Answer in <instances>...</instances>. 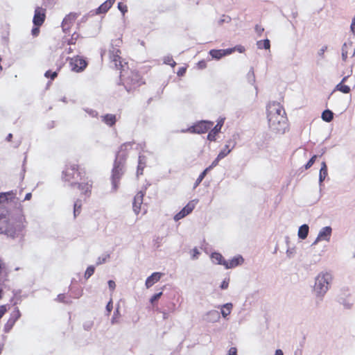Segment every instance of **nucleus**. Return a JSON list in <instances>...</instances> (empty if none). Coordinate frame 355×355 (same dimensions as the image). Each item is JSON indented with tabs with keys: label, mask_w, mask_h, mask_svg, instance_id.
<instances>
[{
	"label": "nucleus",
	"mask_w": 355,
	"mask_h": 355,
	"mask_svg": "<svg viewBox=\"0 0 355 355\" xmlns=\"http://www.w3.org/2000/svg\"><path fill=\"white\" fill-rule=\"evenodd\" d=\"M308 233L309 226L307 225H303L299 229L298 236L302 239H304L306 238Z\"/></svg>",
	"instance_id": "obj_17"
},
{
	"label": "nucleus",
	"mask_w": 355,
	"mask_h": 355,
	"mask_svg": "<svg viewBox=\"0 0 355 355\" xmlns=\"http://www.w3.org/2000/svg\"><path fill=\"white\" fill-rule=\"evenodd\" d=\"M103 121L109 125H112L116 121V117L112 114H107L103 117Z\"/></svg>",
	"instance_id": "obj_23"
},
{
	"label": "nucleus",
	"mask_w": 355,
	"mask_h": 355,
	"mask_svg": "<svg viewBox=\"0 0 355 355\" xmlns=\"http://www.w3.org/2000/svg\"><path fill=\"white\" fill-rule=\"evenodd\" d=\"M121 174L122 167L116 164L112 171V184L114 190L117 188L116 182L120 179Z\"/></svg>",
	"instance_id": "obj_10"
},
{
	"label": "nucleus",
	"mask_w": 355,
	"mask_h": 355,
	"mask_svg": "<svg viewBox=\"0 0 355 355\" xmlns=\"http://www.w3.org/2000/svg\"><path fill=\"white\" fill-rule=\"evenodd\" d=\"M120 53V51L114 48H113V50L110 51V58L114 63L115 67L117 69H119V66H121V57L119 56Z\"/></svg>",
	"instance_id": "obj_12"
},
{
	"label": "nucleus",
	"mask_w": 355,
	"mask_h": 355,
	"mask_svg": "<svg viewBox=\"0 0 355 355\" xmlns=\"http://www.w3.org/2000/svg\"><path fill=\"white\" fill-rule=\"evenodd\" d=\"M199 65L200 66V67H205V62H199Z\"/></svg>",
	"instance_id": "obj_62"
},
{
	"label": "nucleus",
	"mask_w": 355,
	"mask_h": 355,
	"mask_svg": "<svg viewBox=\"0 0 355 355\" xmlns=\"http://www.w3.org/2000/svg\"><path fill=\"white\" fill-rule=\"evenodd\" d=\"M162 295V293H159L158 294H156L155 295H153L151 298H150V302L153 304L154 303L155 301H157L159 297L160 296Z\"/></svg>",
	"instance_id": "obj_38"
},
{
	"label": "nucleus",
	"mask_w": 355,
	"mask_h": 355,
	"mask_svg": "<svg viewBox=\"0 0 355 355\" xmlns=\"http://www.w3.org/2000/svg\"><path fill=\"white\" fill-rule=\"evenodd\" d=\"M108 257H109L108 254L105 255V257L103 258V262H105Z\"/></svg>",
	"instance_id": "obj_64"
},
{
	"label": "nucleus",
	"mask_w": 355,
	"mask_h": 355,
	"mask_svg": "<svg viewBox=\"0 0 355 355\" xmlns=\"http://www.w3.org/2000/svg\"><path fill=\"white\" fill-rule=\"evenodd\" d=\"M144 193L141 191L137 193L133 201V210L136 214H138L141 210V205L143 203Z\"/></svg>",
	"instance_id": "obj_8"
},
{
	"label": "nucleus",
	"mask_w": 355,
	"mask_h": 355,
	"mask_svg": "<svg viewBox=\"0 0 355 355\" xmlns=\"http://www.w3.org/2000/svg\"><path fill=\"white\" fill-rule=\"evenodd\" d=\"M193 252H194V254H193V258H196L197 257V255L199 254V252L198 251L197 249H194L193 250Z\"/></svg>",
	"instance_id": "obj_59"
},
{
	"label": "nucleus",
	"mask_w": 355,
	"mask_h": 355,
	"mask_svg": "<svg viewBox=\"0 0 355 355\" xmlns=\"http://www.w3.org/2000/svg\"><path fill=\"white\" fill-rule=\"evenodd\" d=\"M220 318V313L218 311L211 310L205 313L204 320L209 322H218Z\"/></svg>",
	"instance_id": "obj_9"
},
{
	"label": "nucleus",
	"mask_w": 355,
	"mask_h": 355,
	"mask_svg": "<svg viewBox=\"0 0 355 355\" xmlns=\"http://www.w3.org/2000/svg\"><path fill=\"white\" fill-rule=\"evenodd\" d=\"M115 0H107L96 10V14L105 13L113 5Z\"/></svg>",
	"instance_id": "obj_14"
},
{
	"label": "nucleus",
	"mask_w": 355,
	"mask_h": 355,
	"mask_svg": "<svg viewBox=\"0 0 355 355\" xmlns=\"http://www.w3.org/2000/svg\"><path fill=\"white\" fill-rule=\"evenodd\" d=\"M228 355H237V349L236 347H231L229 349Z\"/></svg>",
	"instance_id": "obj_40"
},
{
	"label": "nucleus",
	"mask_w": 355,
	"mask_h": 355,
	"mask_svg": "<svg viewBox=\"0 0 355 355\" xmlns=\"http://www.w3.org/2000/svg\"><path fill=\"white\" fill-rule=\"evenodd\" d=\"M162 274L160 272H154L146 281V286L147 288L151 287L154 284L159 280Z\"/></svg>",
	"instance_id": "obj_13"
},
{
	"label": "nucleus",
	"mask_w": 355,
	"mask_h": 355,
	"mask_svg": "<svg viewBox=\"0 0 355 355\" xmlns=\"http://www.w3.org/2000/svg\"><path fill=\"white\" fill-rule=\"evenodd\" d=\"M209 171V168H207L200 175V176L198 177L197 181H196V184L198 185L202 180V179L205 178V176L206 175V173L207 172Z\"/></svg>",
	"instance_id": "obj_32"
},
{
	"label": "nucleus",
	"mask_w": 355,
	"mask_h": 355,
	"mask_svg": "<svg viewBox=\"0 0 355 355\" xmlns=\"http://www.w3.org/2000/svg\"><path fill=\"white\" fill-rule=\"evenodd\" d=\"M58 300L59 301H60V302H64V300L63 297L62 296V295H59L58 296Z\"/></svg>",
	"instance_id": "obj_60"
},
{
	"label": "nucleus",
	"mask_w": 355,
	"mask_h": 355,
	"mask_svg": "<svg viewBox=\"0 0 355 355\" xmlns=\"http://www.w3.org/2000/svg\"><path fill=\"white\" fill-rule=\"evenodd\" d=\"M285 111L279 103L273 102L268 106V119L270 128L277 132H284L286 127Z\"/></svg>",
	"instance_id": "obj_1"
},
{
	"label": "nucleus",
	"mask_w": 355,
	"mask_h": 355,
	"mask_svg": "<svg viewBox=\"0 0 355 355\" xmlns=\"http://www.w3.org/2000/svg\"><path fill=\"white\" fill-rule=\"evenodd\" d=\"M327 175V171L322 173V171L321 170H320V174H319L320 183H321L324 181V180L325 179Z\"/></svg>",
	"instance_id": "obj_36"
},
{
	"label": "nucleus",
	"mask_w": 355,
	"mask_h": 355,
	"mask_svg": "<svg viewBox=\"0 0 355 355\" xmlns=\"http://www.w3.org/2000/svg\"><path fill=\"white\" fill-rule=\"evenodd\" d=\"M351 30L352 33L355 35V17L353 18L352 23L351 24Z\"/></svg>",
	"instance_id": "obj_43"
},
{
	"label": "nucleus",
	"mask_w": 355,
	"mask_h": 355,
	"mask_svg": "<svg viewBox=\"0 0 355 355\" xmlns=\"http://www.w3.org/2000/svg\"><path fill=\"white\" fill-rule=\"evenodd\" d=\"M118 8L123 12V15L125 14V12H127V6H123L122 3H119Z\"/></svg>",
	"instance_id": "obj_39"
},
{
	"label": "nucleus",
	"mask_w": 355,
	"mask_h": 355,
	"mask_svg": "<svg viewBox=\"0 0 355 355\" xmlns=\"http://www.w3.org/2000/svg\"><path fill=\"white\" fill-rule=\"evenodd\" d=\"M234 51V49H228L223 50V52L225 53V55H228L232 53Z\"/></svg>",
	"instance_id": "obj_51"
},
{
	"label": "nucleus",
	"mask_w": 355,
	"mask_h": 355,
	"mask_svg": "<svg viewBox=\"0 0 355 355\" xmlns=\"http://www.w3.org/2000/svg\"><path fill=\"white\" fill-rule=\"evenodd\" d=\"M213 125V123L211 121H201L199 123L196 124L194 126H192L189 128V130L192 132L196 133H204L207 130H209Z\"/></svg>",
	"instance_id": "obj_4"
},
{
	"label": "nucleus",
	"mask_w": 355,
	"mask_h": 355,
	"mask_svg": "<svg viewBox=\"0 0 355 355\" xmlns=\"http://www.w3.org/2000/svg\"><path fill=\"white\" fill-rule=\"evenodd\" d=\"M196 204V200H192L189 202L182 209L186 212V214L188 215L190 214L193 209H194Z\"/></svg>",
	"instance_id": "obj_24"
},
{
	"label": "nucleus",
	"mask_w": 355,
	"mask_h": 355,
	"mask_svg": "<svg viewBox=\"0 0 355 355\" xmlns=\"http://www.w3.org/2000/svg\"><path fill=\"white\" fill-rule=\"evenodd\" d=\"M332 276L329 273H321L319 274L316 279L315 286L317 288H327L331 286Z\"/></svg>",
	"instance_id": "obj_3"
},
{
	"label": "nucleus",
	"mask_w": 355,
	"mask_h": 355,
	"mask_svg": "<svg viewBox=\"0 0 355 355\" xmlns=\"http://www.w3.org/2000/svg\"><path fill=\"white\" fill-rule=\"evenodd\" d=\"M185 71H186V69L182 67V68L180 69V70L178 71V75L180 76H182L184 74Z\"/></svg>",
	"instance_id": "obj_46"
},
{
	"label": "nucleus",
	"mask_w": 355,
	"mask_h": 355,
	"mask_svg": "<svg viewBox=\"0 0 355 355\" xmlns=\"http://www.w3.org/2000/svg\"><path fill=\"white\" fill-rule=\"evenodd\" d=\"M142 169H143V168L141 167V159H139V166H138L137 173H139V171H141L140 173L141 174V173H142Z\"/></svg>",
	"instance_id": "obj_53"
},
{
	"label": "nucleus",
	"mask_w": 355,
	"mask_h": 355,
	"mask_svg": "<svg viewBox=\"0 0 355 355\" xmlns=\"http://www.w3.org/2000/svg\"><path fill=\"white\" fill-rule=\"evenodd\" d=\"M94 272V268L93 266H89L87 268L86 272H85V277H89Z\"/></svg>",
	"instance_id": "obj_33"
},
{
	"label": "nucleus",
	"mask_w": 355,
	"mask_h": 355,
	"mask_svg": "<svg viewBox=\"0 0 355 355\" xmlns=\"http://www.w3.org/2000/svg\"><path fill=\"white\" fill-rule=\"evenodd\" d=\"M257 46L259 49L264 48L265 49H270V41L268 40H265L263 41L257 42Z\"/></svg>",
	"instance_id": "obj_28"
},
{
	"label": "nucleus",
	"mask_w": 355,
	"mask_h": 355,
	"mask_svg": "<svg viewBox=\"0 0 355 355\" xmlns=\"http://www.w3.org/2000/svg\"><path fill=\"white\" fill-rule=\"evenodd\" d=\"M347 54H348V53H347V52H345V51L344 52H343V51H342V58H343V60L344 61H345V60H346L347 57Z\"/></svg>",
	"instance_id": "obj_55"
},
{
	"label": "nucleus",
	"mask_w": 355,
	"mask_h": 355,
	"mask_svg": "<svg viewBox=\"0 0 355 355\" xmlns=\"http://www.w3.org/2000/svg\"><path fill=\"white\" fill-rule=\"evenodd\" d=\"M8 197L12 198L14 197V193L11 192L1 193H0V203L5 202L8 199Z\"/></svg>",
	"instance_id": "obj_26"
},
{
	"label": "nucleus",
	"mask_w": 355,
	"mask_h": 355,
	"mask_svg": "<svg viewBox=\"0 0 355 355\" xmlns=\"http://www.w3.org/2000/svg\"><path fill=\"white\" fill-rule=\"evenodd\" d=\"M12 134H9V135H8V137H7V140H8V141H10V139H11V138H12Z\"/></svg>",
	"instance_id": "obj_63"
},
{
	"label": "nucleus",
	"mask_w": 355,
	"mask_h": 355,
	"mask_svg": "<svg viewBox=\"0 0 355 355\" xmlns=\"http://www.w3.org/2000/svg\"><path fill=\"white\" fill-rule=\"evenodd\" d=\"M51 71H47L45 73V76H46V78H49V77H50V76H51Z\"/></svg>",
	"instance_id": "obj_61"
},
{
	"label": "nucleus",
	"mask_w": 355,
	"mask_h": 355,
	"mask_svg": "<svg viewBox=\"0 0 355 355\" xmlns=\"http://www.w3.org/2000/svg\"><path fill=\"white\" fill-rule=\"evenodd\" d=\"M187 214H186V212L184 211V209H182L179 213H178L175 216H174V220L178 221L182 218H183L184 217H185Z\"/></svg>",
	"instance_id": "obj_30"
},
{
	"label": "nucleus",
	"mask_w": 355,
	"mask_h": 355,
	"mask_svg": "<svg viewBox=\"0 0 355 355\" xmlns=\"http://www.w3.org/2000/svg\"><path fill=\"white\" fill-rule=\"evenodd\" d=\"M211 258L212 259V261L215 263L223 265V262L225 261L223 260V256L219 253H213L211 256Z\"/></svg>",
	"instance_id": "obj_20"
},
{
	"label": "nucleus",
	"mask_w": 355,
	"mask_h": 355,
	"mask_svg": "<svg viewBox=\"0 0 355 355\" xmlns=\"http://www.w3.org/2000/svg\"><path fill=\"white\" fill-rule=\"evenodd\" d=\"M256 31H257V33L261 34L264 31V29H263V28H261V27H260L259 26H256Z\"/></svg>",
	"instance_id": "obj_52"
},
{
	"label": "nucleus",
	"mask_w": 355,
	"mask_h": 355,
	"mask_svg": "<svg viewBox=\"0 0 355 355\" xmlns=\"http://www.w3.org/2000/svg\"><path fill=\"white\" fill-rule=\"evenodd\" d=\"M275 355H284V354L281 349H277L275 351Z\"/></svg>",
	"instance_id": "obj_56"
},
{
	"label": "nucleus",
	"mask_w": 355,
	"mask_h": 355,
	"mask_svg": "<svg viewBox=\"0 0 355 355\" xmlns=\"http://www.w3.org/2000/svg\"><path fill=\"white\" fill-rule=\"evenodd\" d=\"M221 127V124H216L213 130L209 133L207 136L208 139L210 141H214L216 135L220 132Z\"/></svg>",
	"instance_id": "obj_16"
},
{
	"label": "nucleus",
	"mask_w": 355,
	"mask_h": 355,
	"mask_svg": "<svg viewBox=\"0 0 355 355\" xmlns=\"http://www.w3.org/2000/svg\"><path fill=\"white\" fill-rule=\"evenodd\" d=\"M229 281L230 279H225L223 282H222V284H221V288H226L227 287H228L229 286Z\"/></svg>",
	"instance_id": "obj_41"
},
{
	"label": "nucleus",
	"mask_w": 355,
	"mask_h": 355,
	"mask_svg": "<svg viewBox=\"0 0 355 355\" xmlns=\"http://www.w3.org/2000/svg\"><path fill=\"white\" fill-rule=\"evenodd\" d=\"M57 76H58V73H57V72H56V71H55V72H53V73H52L51 74V76H50V77H51V78L52 80H53L55 77H57Z\"/></svg>",
	"instance_id": "obj_57"
},
{
	"label": "nucleus",
	"mask_w": 355,
	"mask_h": 355,
	"mask_svg": "<svg viewBox=\"0 0 355 355\" xmlns=\"http://www.w3.org/2000/svg\"><path fill=\"white\" fill-rule=\"evenodd\" d=\"M294 253V250L293 249H288L286 252V254L288 255V257H291V255Z\"/></svg>",
	"instance_id": "obj_54"
},
{
	"label": "nucleus",
	"mask_w": 355,
	"mask_h": 355,
	"mask_svg": "<svg viewBox=\"0 0 355 355\" xmlns=\"http://www.w3.org/2000/svg\"><path fill=\"white\" fill-rule=\"evenodd\" d=\"M225 157V153H219L216 159L211 163V164L209 166V170L211 168H214L216 166L219 162V161L222 159H223Z\"/></svg>",
	"instance_id": "obj_25"
},
{
	"label": "nucleus",
	"mask_w": 355,
	"mask_h": 355,
	"mask_svg": "<svg viewBox=\"0 0 355 355\" xmlns=\"http://www.w3.org/2000/svg\"><path fill=\"white\" fill-rule=\"evenodd\" d=\"M164 63L167 64H170L172 67H174L175 65V62H174L171 57H166L164 58Z\"/></svg>",
	"instance_id": "obj_34"
},
{
	"label": "nucleus",
	"mask_w": 355,
	"mask_h": 355,
	"mask_svg": "<svg viewBox=\"0 0 355 355\" xmlns=\"http://www.w3.org/2000/svg\"><path fill=\"white\" fill-rule=\"evenodd\" d=\"M31 193H27V194L26 195V196H25V199H24V200H30V199H31Z\"/></svg>",
	"instance_id": "obj_58"
},
{
	"label": "nucleus",
	"mask_w": 355,
	"mask_h": 355,
	"mask_svg": "<svg viewBox=\"0 0 355 355\" xmlns=\"http://www.w3.org/2000/svg\"><path fill=\"white\" fill-rule=\"evenodd\" d=\"M321 165L322 166H321L320 170L322 171V173H324L325 171H327V168L326 163L324 162H323Z\"/></svg>",
	"instance_id": "obj_45"
},
{
	"label": "nucleus",
	"mask_w": 355,
	"mask_h": 355,
	"mask_svg": "<svg viewBox=\"0 0 355 355\" xmlns=\"http://www.w3.org/2000/svg\"><path fill=\"white\" fill-rule=\"evenodd\" d=\"M340 300V302L341 303H343V304H345V305H346V306H349H349H350V305H351V303H350L349 302H345V301L343 298H340V300Z\"/></svg>",
	"instance_id": "obj_49"
},
{
	"label": "nucleus",
	"mask_w": 355,
	"mask_h": 355,
	"mask_svg": "<svg viewBox=\"0 0 355 355\" xmlns=\"http://www.w3.org/2000/svg\"><path fill=\"white\" fill-rule=\"evenodd\" d=\"M243 261L244 259L241 256H237L229 261H224L223 265L226 268H233L239 265L242 264Z\"/></svg>",
	"instance_id": "obj_11"
},
{
	"label": "nucleus",
	"mask_w": 355,
	"mask_h": 355,
	"mask_svg": "<svg viewBox=\"0 0 355 355\" xmlns=\"http://www.w3.org/2000/svg\"><path fill=\"white\" fill-rule=\"evenodd\" d=\"M39 32H40V30H39V28H37V27L33 28L32 30V34L34 36H37L38 35Z\"/></svg>",
	"instance_id": "obj_44"
},
{
	"label": "nucleus",
	"mask_w": 355,
	"mask_h": 355,
	"mask_svg": "<svg viewBox=\"0 0 355 355\" xmlns=\"http://www.w3.org/2000/svg\"><path fill=\"white\" fill-rule=\"evenodd\" d=\"M6 312V308L5 306H0V319L2 318V316L5 314Z\"/></svg>",
	"instance_id": "obj_42"
},
{
	"label": "nucleus",
	"mask_w": 355,
	"mask_h": 355,
	"mask_svg": "<svg viewBox=\"0 0 355 355\" xmlns=\"http://www.w3.org/2000/svg\"><path fill=\"white\" fill-rule=\"evenodd\" d=\"M0 233L6 234L8 236L13 237L15 231L9 222V219L6 214H0Z\"/></svg>",
	"instance_id": "obj_2"
},
{
	"label": "nucleus",
	"mask_w": 355,
	"mask_h": 355,
	"mask_svg": "<svg viewBox=\"0 0 355 355\" xmlns=\"http://www.w3.org/2000/svg\"><path fill=\"white\" fill-rule=\"evenodd\" d=\"M327 49V47L325 46H323L322 47L318 52V55L321 57V58H323L324 57V52L326 51V50Z\"/></svg>",
	"instance_id": "obj_37"
},
{
	"label": "nucleus",
	"mask_w": 355,
	"mask_h": 355,
	"mask_svg": "<svg viewBox=\"0 0 355 355\" xmlns=\"http://www.w3.org/2000/svg\"><path fill=\"white\" fill-rule=\"evenodd\" d=\"M348 77L345 76L343 78V80L340 83L337 85L336 89L345 94H347L350 92V88L347 85H343V83H344Z\"/></svg>",
	"instance_id": "obj_19"
},
{
	"label": "nucleus",
	"mask_w": 355,
	"mask_h": 355,
	"mask_svg": "<svg viewBox=\"0 0 355 355\" xmlns=\"http://www.w3.org/2000/svg\"><path fill=\"white\" fill-rule=\"evenodd\" d=\"M236 143L229 140L227 141L225 148L220 153H225V157L232 151L234 148Z\"/></svg>",
	"instance_id": "obj_18"
},
{
	"label": "nucleus",
	"mask_w": 355,
	"mask_h": 355,
	"mask_svg": "<svg viewBox=\"0 0 355 355\" xmlns=\"http://www.w3.org/2000/svg\"><path fill=\"white\" fill-rule=\"evenodd\" d=\"M315 158H316V155H314L310 159V160L308 162V163L305 165L306 169L309 168L313 164V163L315 162Z\"/></svg>",
	"instance_id": "obj_35"
},
{
	"label": "nucleus",
	"mask_w": 355,
	"mask_h": 355,
	"mask_svg": "<svg viewBox=\"0 0 355 355\" xmlns=\"http://www.w3.org/2000/svg\"><path fill=\"white\" fill-rule=\"evenodd\" d=\"M107 310L110 312L112 309V301H110L107 305Z\"/></svg>",
	"instance_id": "obj_50"
},
{
	"label": "nucleus",
	"mask_w": 355,
	"mask_h": 355,
	"mask_svg": "<svg viewBox=\"0 0 355 355\" xmlns=\"http://www.w3.org/2000/svg\"><path fill=\"white\" fill-rule=\"evenodd\" d=\"M331 234V228L330 227H325L322 229V230L319 232L318 237L315 241L313 242V245L317 244L320 241H328L330 239Z\"/></svg>",
	"instance_id": "obj_6"
},
{
	"label": "nucleus",
	"mask_w": 355,
	"mask_h": 355,
	"mask_svg": "<svg viewBox=\"0 0 355 355\" xmlns=\"http://www.w3.org/2000/svg\"><path fill=\"white\" fill-rule=\"evenodd\" d=\"M81 208V202L79 200H77L74 204V210H73V214L76 217L78 214H80Z\"/></svg>",
	"instance_id": "obj_29"
},
{
	"label": "nucleus",
	"mask_w": 355,
	"mask_h": 355,
	"mask_svg": "<svg viewBox=\"0 0 355 355\" xmlns=\"http://www.w3.org/2000/svg\"><path fill=\"white\" fill-rule=\"evenodd\" d=\"M78 186V188L83 191L85 194L87 193H90V189L92 188V184L89 183H86L85 184H76Z\"/></svg>",
	"instance_id": "obj_27"
},
{
	"label": "nucleus",
	"mask_w": 355,
	"mask_h": 355,
	"mask_svg": "<svg viewBox=\"0 0 355 355\" xmlns=\"http://www.w3.org/2000/svg\"><path fill=\"white\" fill-rule=\"evenodd\" d=\"M333 112L329 110H327L322 112V119L327 122H330L333 119Z\"/></svg>",
	"instance_id": "obj_21"
},
{
	"label": "nucleus",
	"mask_w": 355,
	"mask_h": 355,
	"mask_svg": "<svg viewBox=\"0 0 355 355\" xmlns=\"http://www.w3.org/2000/svg\"><path fill=\"white\" fill-rule=\"evenodd\" d=\"M45 19V10L42 8L37 7L35 10V15L33 17V23L35 26H41Z\"/></svg>",
	"instance_id": "obj_5"
},
{
	"label": "nucleus",
	"mask_w": 355,
	"mask_h": 355,
	"mask_svg": "<svg viewBox=\"0 0 355 355\" xmlns=\"http://www.w3.org/2000/svg\"><path fill=\"white\" fill-rule=\"evenodd\" d=\"M71 19V17L69 16L68 17H66L64 19L63 21H62V27L64 28L65 27V25L67 24L68 21L70 20Z\"/></svg>",
	"instance_id": "obj_48"
},
{
	"label": "nucleus",
	"mask_w": 355,
	"mask_h": 355,
	"mask_svg": "<svg viewBox=\"0 0 355 355\" xmlns=\"http://www.w3.org/2000/svg\"><path fill=\"white\" fill-rule=\"evenodd\" d=\"M210 55L212 58L216 59H220L223 56L225 55V53L223 52V50H211L209 52Z\"/></svg>",
	"instance_id": "obj_22"
},
{
	"label": "nucleus",
	"mask_w": 355,
	"mask_h": 355,
	"mask_svg": "<svg viewBox=\"0 0 355 355\" xmlns=\"http://www.w3.org/2000/svg\"><path fill=\"white\" fill-rule=\"evenodd\" d=\"M352 42L345 43L342 47V51L344 52L345 51L348 53L349 50L352 49Z\"/></svg>",
	"instance_id": "obj_31"
},
{
	"label": "nucleus",
	"mask_w": 355,
	"mask_h": 355,
	"mask_svg": "<svg viewBox=\"0 0 355 355\" xmlns=\"http://www.w3.org/2000/svg\"><path fill=\"white\" fill-rule=\"evenodd\" d=\"M72 69L76 72L82 71L86 67V62L79 58H73L71 60Z\"/></svg>",
	"instance_id": "obj_7"
},
{
	"label": "nucleus",
	"mask_w": 355,
	"mask_h": 355,
	"mask_svg": "<svg viewBox=\"0 0 355 355\" xmlns=\"http://www.w3.org/2000/svg\"><path fill=\"white\" fill-rule=\"evenodd\" d=\"M233 305L232 303H227L218 306L221 311V315L224 318H226L232 312Z\"/></svg>",
	"instance_id": "obj_15"
},
{
	"label": "nucleus",
	"mask_w": 355,
	"mask_h": 355,
	"mask_svg": "<svg viewBox=\"0 0 355 355\" xmlns=\"http://www.w3.org/2000/svg\"><path fill=\"white\" fill-rule=\"evenodd\" d=\"M108 286L110 288H114L116 286V284L114 281L110 280L108 282Z\"/></svg>",
	"instance_id": "obj_47"
}]
</instances>
